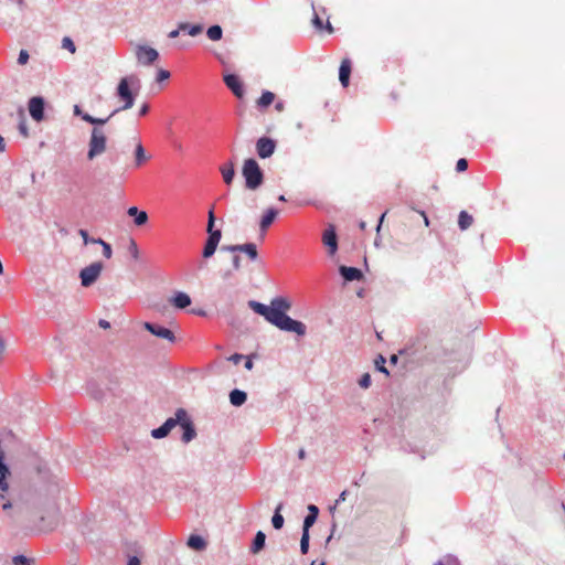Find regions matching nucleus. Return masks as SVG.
<instances>
[{
    "label": "nucleus",
    "instance_id": "nucleus-1",
    "mask_svg": "<svg viewBox=\"0 0 565 565\" xmlns=\"http://www.w3.org/2000/svg\"><path fill=\"white\" fill-rule=\"evenodd\" d=\"M248 306L258 315L263 316L268 322L280 330L295 332L298 335H305L306 326L298 320L291 319L286 315L291 307L288 299L284 297L274 298L270 306L250 300Z\"/></svg>",
    "mask_w": 565,
    "mask_h": 565
},
{
    "label": "nucleus",
    "instance_id": "nucleus-2",
    "mask_svg": "<svg viewBox=\"0 0 565 565\" xmlns=\"http://www.w3.org/2000/svg\"><path fill=\"white\" fill-rule=\"evenodd\" d=\"M32 529L38 532H51L60 522V509L55 501L41 500L39 507L31 512Z\"/></svg>",
    "mask_w": 565,
    "mask_h": 565
},
{
    "label": "nucleus",
    "instance_id": "nucleus-3",
    "mask_svg": "<svg viewBox=\"0 0 565 565\" xmlns=\"http://www.w3.org/2000/svg\"><path fill=\"white\" fill-rule=\"evenodd\" d=\"M107 134L102 127H94L90 132L87 150V160L92 161L107 150Z\"/></svg>",
    "mask_w": 565,
    "mask_h": 565
},
{
    "label": "nucleus",
    "instance_id": "nucleus-4",
    "mask_svg": "<svg viewBox=\"0 0 565 565\" xmlns=\"http://www.w3.org/2000/svg\"><path fill=\"white\" fill-rule=\"evenodd\" d=\"M242 173L246 188L250 190H256L263 183L264 174L255 159L249 158L244 161Z\"/></svg>",
    "mask_w": 565,
    "mask_h": 565
},
{
    "label": "nucleus",
    "instance_id": "nucleus-5",
    "mask_svg": "<svg viewBox=\"0 0 565 565\" xmlns=\"http://www.w3.org/2000/svg\"><path fill=\"white\" fill-rule=\"evenodd\" d=\"M221 249L223 252H230L233 254L232 264H233V268L235 270H238L242 267L241 257H239V255H237V253L246 254L247 257L252 262H255L258 257L257 247L254 243H246V244H242V245H228V246H223Z\"/></svg>",
    "mask_w": 565,
    "mask_h": 565
},
{
    "label": "nucleus",
    "instance_id": "nucleus-6",
    "mask_svg": "<svg viewBox=\"0 0 565 565\" xmlns=\"http://www.w3.org/2000/svg\"><path fill=\"white\" fill-rule=\"evenodd\" d=\"M134 54L137 63L142 66H150L159 58V53L156 49L143 44L135 45Z\"/></svg>",
    "mask_w": 565,
    "mask_h": 565
},
{
    "label": "nucleus",
    "instance_id": "nucleus-7",
    "mask_svg": "<svg viewBox=\"0 0 565 565\" xmlns=\"http://www.w3.org/2000/svg\"><path fill=\"white\" fill-rule=\"evenodd\" d=\"M10 475V470L4 463V452L0 449V503L4 511L11 508V502L6 500V493L9 489L7 478Z\"/></svg>",
    "mask_w": 565,
    "mask_h": 565
},
{
    "label": "nucleus",
    "instance_id": "nucleus-8",
    "mask_svg": "<svg viewBox=\"0 0 565 565\" xmlns=\"http://www.w3.org/2000/svg\"><path fill=\"white\" fill-rule=\"evenodd\" d=\"M130 81L137 82L138 79L135 76L130 77H122L119 81V84L117 86V95L120 98V100L124 102V105L120 109H130L134 106V95L130 90L129 83Z\"/></svg>",
    "mask_w": 565,
    "mask_h": 565
},
{
    "label": "nucleus",
    "instance_id": "nucleus-9",
    "mask_svg": "<svg viewBox=\"0 0 565 565\" xmlns=\"http://www.w3.org/2000/svg\"><path fill=\"white\" fill-rule=\"evenodd\" d=\"M104 266L100 262H95L89 266L83 268L79 273L82 286L89 287L99 277Z\"/></svg>",
    "mask_w": 565,
    "mask_h": 565
},
{
    "label": "nucleus",
    "instance_id": "nucleus-10",
    "mask_svg": "<svg viewBox=\"0 0 565 565\" xmlns=\"http://www.w3.org/2000/svg\"><path fill=\"white\" fill-rule=\"evenodd\" d=\"M184 415L185 411L183 408H179L175 413V417L167 419L163 425L153 429L151 431V436L156 439L166 437L172 428L178 425V420L184 418Z\"/></svg>",
    "mask_w": 565,
    "mask_h": 565
},
{
    "label": "nucleus",
    "instance_id": "nucleus-11",
    "mask_svg": "<svg viewBox=\"0 0 565 565\" xmlns=\"http://www.w3.org/2000/svg\"><path fill=\"white\" fill-rule=\"evenodd\" d=\"M276 141L269 137H260L256 141V152L260 159H267L274 154Z\"/></svg>",
    "mask_w": 565,
    "mask_h": 565
},
{
    "label": "nucleus",
    "instance_id": "nucleus-12",
    "mask_svg": "<svg viewBox=\"0 0 565 565\" xmlns=\"http://www.w3.org/2000/svg\"><path fill=\"white\" fill-rule=\"evenodd\" d=\"M143 327L146 330H148L150 333H152L153 335H156L158 338L168 340L171 343H173L175 341L174 333L166 327H162L160 324H153L150 322H145Z\"/></svg>",
    "mask_w": 565,
    "mask_h": 565
},
{
    "label": "nucleus",
    "instance_id": "nucleus-13",
    "mask_svg": "<svg viewBox=\"0 0 565 565\" xmlns=\"http://www.w3.org/2000/svg\"><path fill=\"white\" fill-rule=\"evenodd\" d=\"M223 81L225 85L231 89V92L237 97L243 98L245 90L242 81L235 74H225L223 76Z\"/></svg>",
    "mask_w": 565,
    "mask_h": 565
},
{
    "label": "nucleus",
    "instance_id": "nucleus-14",
    "mask_svg": "<svg viewBox=\"0 0 565 565\" xmlns=\"http://www.w3.org/2000/svg\"><path fill=\"white\" fill-rule=\"evenodd\" d=\"M29 113L35 121H41L44 118V99L42 97H32L29 100Z\"/></svg>",
    "mask_w": 565,
    "mask_h": 565
},
{
    "label": "nucleus",
    "instance_id": "nucleus-15",
    "mask_svg": "<svg viewBox=\"0 0 565 565\" xmlns=\"http://www.w3.org/2000/svg\"><path fill=\"white\" fill-rule=\"evenodd\" d=\"M178 424L182 427L183 429V434H182V440L183 443H189L191 441L196 433H195V429L193 427V424L192 422L190 420L189 416H188V413L185 412V415H184V418L182 419H179L178 420Z\"/></svg>",
    "mask_w": 565,
    "mask_h": 565
},
{
    "label": "nucleus",
    "instance_id": "nucleus-16",
    "mask_svg": "<svg viewBox=\"0 0 565 565\" xmlns=\"http://www.w3.org/2000/svg\"><path fill=\"white\" fill-rule=\"evenodd\" d=\"M215 216L213 210L209 211V220H207V233L209 237L206 241L212 242L215 245H218L222 233L220 230H214Z\"/></svg>",
    "mask_w": 565,
    "mask_h": 565
},
{
    "label": "nucleus",
    "instance_id": "nucleus-17",
    "mask_svg": "<svg viewBox=\"0 0 565 565\" xmlns=\"http://www.w3.org/2000/svg\"><path fill=\"white\" fill-rule=\"evenodd\" d=\"M322 242L326 246L329 247L330 254H334L338 248L337 234L334 227L330 225L327 230H324L322 235Z\"/></svg>",
    "mask_w": 565,
    "mask_h": 565
},
{
    "label": "nucleus",
    "instance_id": "nucleus-18",
    "mask_svg": "<svg viewBox=\"0 0 565 565\" xmlns=\"http://www.w3.org/2000/svg\"><path fill=\"white\" fill-rule=\"evenodd\" d=\"M350 74L351 61L349 58H343L339 68V79L344 87L349 85Z\"/></svg>",
    "mask_w": 565,
    "mask_h": 565
},
{
    "label": "nucleus",
    "instance_id": "nucleus-19",
    "mask_svg": "<svg viewBox=\"0 0 565 565\" xmlns=\"http://www.w3.org/2000/svg\"><path fill=\"white\" fill-rule=\"evenodd\" d=\"M340 273L348 281L360 280L363 276L362 271L355 267L341 266Z\"/></svg>",
    "mask_w": 565,
    "mask_h": 565
},
{
    "label": "nucleus",
    "instance_id": "nucleus-20",
    "mask_svg": "<svg viewBox=\"0 0 565 565\" xmlns=\"http://www.w3.org/2000/svg\"><path fill=\"white\" fill-rule=\"evenodd\" d=\"M172 305L178 309H184L191 305V298L185 292H177L171 299Z\"/></svg>",
    "mask_w": 565,
    "mask_h": 565
},
{
    "label": "nucleus",
    "instance_id": "nucleus-21",
    "mask_svg": "<svg viewBox=\"0 0 565 565\" xmlns=\"http://www.w3.org/2000/svg\"><path fill=\"white\" fill-rule=\"evenodd\" d=\"M278 212L275 209H268L260 220V230L263 233L267 231V228L273 224L277 216Z\"/></svg>",
    "mask_w": 565,
    "mask_h": 565
},
{
    "label": "nucleus",
    "instance_id": "nucleus-22",
    "mask_svg": "<svg viewBox=\"0 0 565 565\" xmlns=\"http://www.w3.org/2000/svg\"><path fill=\"white\" fill-rule=\"evenodd\" d=\"M220 171L222 173L224 182L230 185L233 182V179L235 177V170H234V163L233 162H226L221 168Z\"/></svg>",
    "mask_w": 565,
    "mask_h": 565
},
{
    "label": "nucleus",
    "instance_id": "nucleus-23",
    "mask_svg": "<svg viewBox=\"0 0 565 565\" xmlns=\"http://www.w3.org/2000/svg\"><path fill=\"white\" fill-rule=\"evenodd\" d=\"M149 160V157L146 154L145 148L140 141L137 142L135 149V166L137 168L141 167Z\"/></svg>",
    "mask_w": 565,
    "mask_h": 565
},
{
    "label": "nucleus",
    "instance_id": "nucleus-24",
    "mask_svg": "<svg viewBox=\"0 0 565 565\" xmlns=\"http://www.w3.org/2000/svg\"><path fill=\"white\" fill-rule=\"evenodd\" d=\"M275 94L269 90L263 92L262 96L257 99L256 105L259 109H265L275 102Z\"/></svg>",
    "mask_w": 565,
    "mask_h": 565
},
{
    "label": "nucleus",
    "instance_id": "nucleus-25",
    "mask_svg": "<svg viewBox=\"0 0 565 565\" xmlns=\"http://www.w3.org/2000/svg\"><path fill=\"white\" fill-rule=\"evenodd\" d=\"M128 215L135 216V224L141 226L147 223L148 214L143 211H138L136 206L128 209Z\"/></svg>",
    "mask_w": 565,
    "mask_h": 565
},
{
    "label": "nucleus",
    "instance_id": "nucleus-26",
    "mask_svg": "<svg viewBox=\"0 0 565 565\" xmlns=\"http://www.w3.org/2000/svg\"><path fill=\"white\" fill-rule=\"evenodd\" d=\"M188 546L195 551H203L206 547V542L202 536L192 534L188 539Z\"/></svg>",
    "mask_w": 565,
    "mask_h": 565
},
{
    "label": "nucleus",
    "instance_id": "nucleus-27",
    "mask_svg": "<svg viewBox=\"0 0 565 565\" xmlns=\"http://www.w3.org/2000/svg\"><path fill=\"white\" fill-rule=\"evenodd\" d=\"M179 30L182 32H186L191 36H196L203 31V26L201 24H189L186 22L179 23Z\"/></svg>",
    "mask_w": 565,
    "mask_h": 565
},
{
    "label": "nucleus",
    "instance_id": "nucleus-28",
    "mask_svg": "<svg viewBox=\"0 0 565 565\" xmlns=\"http://www.w3.org/2000/svg\"><path fill=\"white\" fill-rule=\"evenodd\" d=\"M247 395L245 392L241 390H233L230 393L231 404L234 406H241L246 402Z\"/></svg>",
    "mask_w": 565,
    "mask_h": 565
},
{
    "label": "nucleus",
    "instance_id": "nucleus-29",
    "mask_svg": "<svg viewBox=\"0 0 565 565\" xmlns=\"http://www.w3.org/2000/svg\"><path fill=\"white\" fill-rule=\"evenodd\" d=\"M118 111H119V109H116L111 115H109V116H108V117H106V118H96V117L90 116L89 114H84V115H82V119H83L84 121H86V122H89V124H92V125H95V127H99V126L105 125V124L109 120V118H110L111 116H114V115H115L116 113H118Z\"/></svg>",
    "mask_w": 565,
    "mask_h": 565
},
{
    "label": "nucleus",
    "instance_id": "nucleus-30",
    "mask_svg": "<svg viewBox=\"0 0 565 565\" xmlns=\"http://www.w3.org/2000/svg\"><path fill=\"white\" fill-rule=\"evenodd\" d=\"M473 223V217L468 214L466 211H461L459 213V217H458V225L460 227V230L465 231L467 228H469Z\"/></svg>",
    "mask_w": 565,
    "mask_h": 565
},
{
    "label": "nucleus",
    "instance_id": "nucleus-31",
    "mask_svg": "<svg viewBox=\"0 0 565 565\" xmlns=\"http://www.w3.org/2000/svg\"><path fill=\"white\" fill-rule=\"evenodd\" d=\"M265 540H266V535L262 531H258L255 535V539H254V542L252 545V552L258 553L264 547Z\"/></svg>",
    "mask_w": 565,
    "mask_h": 565
},
{
    "label": "nucleus",
    "instance_id": "nucleus-32",
    "mask_svg": "<svg viewBox=\"0 0 565 565\" xmlns=\"http://www.w3.org/2000/svg\"><path fill=\"white\" fill-rule=\"evenodd\" d=\"M312 23L318 31L327 30L329 33L333 32L331 23L327 21V23L324 24L323 20L317 13L312 19Z\"/></svg>",
    "mask_w": 565,
    "mask_h": 565
},
{
    "label": "nucleus",
    "instance_id": "nucleus-33",
    "mask_svg": "<svg viewBox=\"0 0 565 565\" xmlns=\"http://www.w3.org/2000/svg\"><path fill=\"white\" fill-rule=\"evenodd\" d=\"M282 509V503H279L275 510V513L271 519L273 526L276 530H279L284 525V516L281 515L280 511Z\"/></svg>",
    "mask_w": 565,
    "mask_h": 565
},
{
    "label": "nucleus",
    "instance_id": "nucleus-34",
    "mask_svg": "<svg viewBox=\"0 0 565 565\" xmlns=\"http://www.w3.org/2000/svg\"><path fill=\"white\" fill-rule=\"evenodd\" d=\"M222 28L220 25H212L207 29L206 35L212 41H218L222 39Z\"/></svg>",
    "mask_w": 565,
    "mask_h": 565
},
{
    "label": "nucleus",
    "instance_id": "nucleus-35",
    "mask_svg": "<svg viewBox=\"0 0 565 565\" xmlns=\"http://www.w3.org/2000/svg\"><path fill=\"white\" fill-rule=\"evenodd\" d=\"M18 115H19V118H20L19 131H20V134L23 137H28L29 136V130H28V126H26V120H25V115H24L23 108L19 109Z\"/></svg>",
    "mask_w": 565,
    "mask_h": 565
},
{
    "label": "nucleus",
    "instance_id": "nucleus-36",
    "mask_svg": "<svg viewBox=\"0 0 565 565\" xmlns=\"http://www.w3.org/2000/svg\"><path fill=\"white\" fill-rule=\"evenodd\" d=\"M92 243L100 244L103 246V255L108 259L111 257L113 250H111V246L108 243H106L102 238H93Z\"/></svg>",
    "mask_w": 565,
    "mask_h": 565
},
{
    "label": "nucleus",
    "instance_id": "nucleus-37",
    "mask_svg": "<svg viewBox=\"0 0 565 565\" xmlns=\"http://www.w3.org/2000/svg\"><path fill=\"white\" fill-rule=\"evenodd\" d=\"M217 245L213 244L212 242L206 241L205 246L203 248L202 256L204 258H210L216 250Z\"/></svg>",
    "mask_w": 565,
    "mask_h": 565
},
{
    "label": "nucleus",
    "instance_id": "nucleus-38",
    "mask_svg": "<svg viewBox=\"0 0 565 565\" xmlns=\"http://www.w3.org/2000/svg\"><path fill=\"white\" fill-rule=\"evenodd\" d=\"M309 550V532L302 531V536L300 540V551L302 554H307Z\"/></svg>",
    "mask_w": 565,
    "mask_h": 565
},
{
    "label": "nucleus",
    "instance_id": "nucleus-39",
    "mask_svg": "<svg viewBox=\"0 0 565 565\" xmlns=\"http://www.w3.org/2000/svg\"><path fill=\"white\" fill-rule=\"evenodd\" d=\"M128 250L135 260L139 259L140 253H139V248H138V245L135 242V239H130L129 245H128Z\"/></svg>",
    "mask_w": 565,
    "mask_h": 565
},
{
    "label": "nucleus",
    "instance_id": "nucleus-40",
    "mask_svg": "<svg viewBox=\"0 0 565 565\" xmlns=\"http://www.w3.org/2000/svg\"><path fill=\"white\" fill-rule=\"evenodd\" d=\"M62 47L70 51L72 54L75 53V51H76V46H75L74 42L68 36H65L62 40Z\"/></svg>",
    "mask_w": 565,
    "mask_h": 565
},
{
    "label": "nucleus",
    "instance_id": "nucleus-41",
    "mask_svg": "<svg viewBox=\"0 0 565 565\" xmlns=\"http://www.w3.org/2000/svg\"><path fill=\"white\" fill-rule=\"evenodd\" d=\"M14 565H32V561L23 555H18L13 557Z\"/></svg>",
    "mask_w": 565,
    "mask_h": 565
},
{
    "label": "nucleus",
    "instance_id": "nucleus-42",
    "mask_svg": "<svg viewBox=\"0 0 565 565\" xmlns=\"http://www.w3.org/2000/svg\"><path fill=\"white\" fill-rule=\"evenodd\" d=\"M316 520H317V516L308 514V515L305 518V521H303V529H302V531H307V532H309V529L313 525V523L316 522Z\"/></svg>",
    "mask_w": 565,
    "mask_h": 565
},
{
    "label": "nucleus",
    "instance_id": "nucleus-43",
    "mask_svg": "<svg viewBox=\"0 0 565 565\" xmlns=\"http://www.w3.org/2000/svg\"><path fill=\"white\" fill-rule=\"evenodd\" d=\"M169 78H170V72L169 71L160 68L157 72L156 81L158 83L163 82V81L169 79Z\"/></svg>",
    "mask_w": 565,
    "mask_h": 565
},
{
    "label": "nucleus",
    "instance_id": "nucleus-44",
    "mask_svg": "<svg viewBox=\"0 0 565 565\" xmlns=\"http://www.w3.org/2000/svg\"><path fill=\"white\" fill-rule=\"evenodd\" d=\"M359 385L362 388H367L371 385V375L369 373L363 374L359 381Z\"/></svg>",
    "mask_w": 565,
    "mask_h": 565
},
{
    "label": "nucleus",
    "instance_id": "nucleus-45",
    "mask_svg": "<svg viewBox=\"0 0 565 565\" xmlns=\"http://www.w3.org/2000/svg\"><path fill=\"white\" fill-rule=\"evenodd\" d=\"M384 363H385V359L380 355L377 360H375V364H376V367L380 372H383L385 374H388V371L386 370V367L384 366Z\"/></svg>",
    "mask_w": 565,
    "mask_h": 565
},
{
    "label": "nucleus",
    "instance_id": "nucleus-46",
    "mask_svg": "<svg viewBox=\"0 0 565 565\" xmlns=\"http://www.w3.org/2000/svg\"><path fill=\"white\" fill-rule=\"evenodd\" d=\"M467 168H468V161H467L466 159L461 158V159H459V160L457 161V163H456V170H457L458 172H463V171H466V170H467Z\"/></svg>",
    "mask_w": 565,
    "mask_h": 565
},
{
    "label": "nucleus",
    "instance_id": "nucleus-47",
    "mask_svg": "<svg viewBox=\"0 0 565 565\" xmlns=\"http://www.w3.org/2000/svg\"><path fill=\"white\" fill-rule=\"evenodd\" d=\"M28 61H29V53H28V51L21 50L20 53H19L18 63L20 65H24V64L28 63Z\"/></svg>",
    "mask_w": 565,
    "mask_h": 565
},
{
    "label": "nucleus",
    "instance_id": "nucleus-48",
    "mask_svg": "<svg viewBox=\"0 0 565 565\" xmlns=\"http://www.w3.org/2000/svg\"><path fill=\"white\" fill-rule=\"evenodd\" d=\"M79 235L83 237L85 245L92 243V239L88 238V233L85 230H79Z\"/></svg>",
    "mask_w": 565,
    "mask_h": 565
},
{
    "label": "nucleus",
    "instance_id": "nucleus-49",
    "mask_svg": "<svg viewBox=\"0 0 565 565\" xmlns=\"http://www.w3.org/2000/svg\"><path fill=\"white\" fill-rule=\"evenodd\" d=\"M308 511H309V513H308V514H310V515H315V516H318L319 509H318L316 505L310 504V505L308 507Z\"/></svg>",
    "mask_w": 565,
    "mask_h": 565
},
{
    "label": "nucleus",
    "instance_id": "nucleus-50",
    "mask_svg": "<svg viewBox=\"0 0 565 565\" xmlns=\"http://www.w3.org/2000/svg\"><path fill=\"white\" fill-rule=\"evenodd\" d=\"M275 109L278 111V113H281L285 110V103L282 100H279L275 104Z\"/></svg>",
    "mask_w": 565,
    "mask_h": 565
},
{
    "label": "nucleus",
    "instance_id": "nucleus-51",
    "mask_svg": "<svg viewBox=\"0 0 565 565\" xmlns=\"http://www.w3.org/2000/svg\"><path fill=\"white\" fill-rule=\"evenodd\" d=\"M127 565H140V559L137 556H131L129 557Z\"/></svg>",
    "mask_w": 565,
    "mask_h": 565
},
{
    "label": "nucleus",
    "instance_id": "nucleus-52",
    "mask_svg": "<svg viewBox=\"0 0 565 565\" xmlns=\"http://www.w3.org/2000/svg\"><path fill=\"white\" fill-rule=\"evenodd\" d=\"M149 111V105L148 104H143L140 109H139V115L140 116H145L147 115Z\"/></svg>",
    "mask_w": 565,
    "mask_h": 565
},
{
    "label": "nucleus",
    "instance_id": "nucleus-53",
    "mask_svg": "<svg viewBox=\"0 0 565 565\" xmlns=\"http://www.w3.org/2000/svg\"><path fill=\"white\" fill-rule=\"evenodd\" d=\"M243 359V355L242 354H238V353H235L233 354L230 360L233 361L234 363H238L241 360Z\"/></svg>",
    "mask_w": 565,
    "mask_h": 565
},
{
    "label": "nucleus",
    "instance_id": "nucleus-54",
    "mask_svg": "<svg viewBox=\"0 0 565 565\" xmlns=\"http://www.w3.org/2000/svg\"><path fill=\"white\" fill-rule=\"evenodd\" d=\"M180 32H181V30H179V28H178V29L172 30L171 32H169L168 36H169L170 39H175V38H178V36H179Z\"/></svg>",
    "mask_w": 565,
    "mask_h": 565
},
{
    "label": "nucleus",
    "instance_id": "nucleus-55",
    "mask_svg": "<svg viewBox=\"0 0 565 565\" xmlns=\"http://www.w3.org/2000/svg\"><path fill=\"white\" fill-rule=\"evenodd\" d=\"M98 324L103 329H109L110 328V323L107 320H103L102 319V320H99Z\"/></svg>",
    "mask_w": 565,
    "mask_h": 565
},
{
    "label": "nucleus",
    "instance_id": "nucleus-56",
    "mask_svg": "<svg viewBox=\"0 0 565 565\" xmlns=\"http://www.w3.org/2000/svg\"><path fill=\"white\" fill-rule=\"evenodd\" d=\"M73 113L75 116H81L84 115L85 113L82 111L81 107L78 105H75L74 108H73Z\"/></svg>",
    "mask_w": 565,
    "mask_h": 565
},
{
    "label": "nucleus",
    "instance_id": "nucleus-57",
    "mask_svg": "<svg viewBox=\"0 0 565 565\" xmlns=\"http://www.w3.org/2000/svg\"><path fill=\"white\" fill-rule=\"evenodd\" d=\"M253 361L250 359H247L246 362H245V369L246 370H252L253 369Z\"/></svg>",
    "mask_w": 565,
    "mask_h": 565
},
{
    "label": "nucleus",
    "instance_id": "nucleus-58",
    "mask_svg": "<svg viewBox=\"0 0 565 565\" xmlns=\"http://www.w3.org/2000/svg\"><path fill=\"white\" fill-rule=\"evenodd\" d=\"M6 149V142L4 139L0 136V152L4 151Z\"/></svg>",
    "mask_w": 565,
    "mask_h": 565
},
{
    "label": "nucleus",
    "instance_id": "nucleus-59",
    "mask_svg": "<svg viewBox=\"0 0 565 565\" xmlns=\"http://www.w3.org/2000/svg\"><path fill=\"white\" fill-rule=\"evenodd\" d=\"M420 215H422V216H423V218H424V223H425V225H426V226H428V225H429V220H428L427 215L425 214V212H420Z\"/></svg>",
    "mask_w": 565,
    "mask_h": 565
},
{
    "label": "nucleus",
    "instance_id": "nucleus-60",
    "mask_svg": "<svg viewBox=\"0 0 565 565\" xmlns=\"http://www.w3.org/2000/svg\"><path fill=\"white\" fill-rule=\"evenodd\" d=\"M298 457H299L300 459H305V457H306V452H305V450H303V449H300V450H299V452H298Z\"/></svg>",
    "mask_w": 565,
    "mask_h": 565
},
{
    "label": "nucleus",
    "instance_id": "nucleus-61",
    "mask_svg": "<svg viewBox=\"0 0 565 565\" xmlns=\"http://www.w3.org/2000/svg\"><path fill=\"white\" fill-rule=\"evenodd\" d=\"M4 351V341L0 338V355Z\"/></svg>",
    "mask_w": 565,
    "mask_h": 565
},
{
    "label": "nucleus",
    "instance_id": "nucleus-62",
    "mask_svg": "<svg viewBox=\"0 0 565 565\" xmlns=\"http://www.w3.org/2000/svg\"><path fill=\"white\" fill-rule=\"evenodd\" d=\"M345 495H347V491H343L341 494H340V498L338 500L339 501H344L345 500Z\"/></svg>",
    "mask_w": 565,
    "mask_h": 565
},
{
    "label": "nucleus",
    "instance_id": "nucleus-63",
    "mask_svg": "<svg viewBox=\"0 0 565 565\" xmlns=\"http://www.w3.org/2000/svg\"><path fill=\"white\" fill-rule=\"evenodd\" d=\"M385 215H386V212H385V213H383V214L381 215V217H380V223H379V225H377V230H380V226H381V224H382V222H383V220H384Z\"/></svg>",
    "mask_w": 565,
    "mask_h": 565
},
{
    "label": "nucleus",
    "instance_id": "nucleus-64",
    "mask_svg": "<svg viewBox=\"0 0 565 565\" xmlns=\"http://www.w3.org/2000/svg\"><path fill=\"white\" fill-rule=\"evenodd\" d=\"M365 227H366L365 222H363V221H362V222H360V228H361V230H365Z\"/></svg>",
    "mask_w": 565,
    "mask_h": 565
}]
</instances>
